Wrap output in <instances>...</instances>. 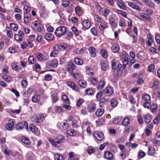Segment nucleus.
I'll return each mask as SVG.
<instances>
[{"label": "nucleus", "mask_w": 160, "mask_h": 160, "mask_svg": "<svg viewBox=\"0 0 160 160\" xmlns=\"http://www.w3.org/2000/svg\"><path fill=\"white\" fill-rule=\"evenodd\" d=\"M34 30L38 32H41L43 29V26L41 21L39 20L35 21L32 23Z\"/></svg>", "instance_id": "f257e3e1"}, {"label": "nucleus", "mask_w": 160, "mask_h": 160, "mask_svg": "<svg viewBox=\"0 0 160 160\" xmlns=\"http://www.w3.org/2000/svg\"><path fill=\"white\" fill-rule=\"evenodd\" d=\"M66 31V29L65 27H60L56 29L54 33L57 37H60L65 34Z\"/></svg>", "instance_id": "f03ea898"}, {"label": "nucleus", "mask_w": 160, "mask_h": 160, "mask_svg": "<svg viewBox=\"0 0 160 160\" xmlns=\"http://www.w3.org/2000/svg\"><path fill=\"white\" fill-rule=\"evenodd\" d=\"M24 126L25 127L27 130H29L28 124L26 121H24L23 122H18L15 125V128L17 130H21L24 128Z\"/></svg>", "instance_id": "7ed1b4c3"}, {"label": "nucleus", "mask_w": 160, "mask_h": 160, "mask_svg": "<svg viewBox=\"0 0 160 160\" xmlns=\"http://www.w3.org/2000/svg\"><path fill=\"white\" fill-rule=\"evenodd\" d=\"M48 140L52 146L55 147H60L62 145V139H56L55 140H54L49 138Z\"/></svg>", "instance_id": "20e7f679"}, {"label": "nucleus", "mask_w": 160, "mask_h": 160, "mask_svg": "<svg viewBox=\"0 0 160 160\" xmlns=\"http://www.w3.org/2000/svg\"><path fill=\"white\" fill-rule=\"evenodd\" d=\"M24 37V34L23 32L20 30L18 32V33L15 34L14 36V38L15 40L18 42H21L23 40Z\"/></svg>", "instance_id": "39448f33"}, {"label": "nucleus", "mask_w": 160, "mask_h": 160, "mask_svg": "<svg viewBox=\"0 0 160 160\" xmlns=\"http://www.w3.org/2000/svg\"><path fill=\"white\" fill-rule=\"evenodd\" d=\"M29 129L32 132H34L35 135L39 136L40 134V132L38 131V129L37 126L34 124H30L28 127Z\"/></svg>", "instance_id": "423d86ee"}, {"label": "nucleus", "mask_w": 160, "mask_h": 160, "mask_svg": "<svg viewBox=\"0 0 160 160\" xmlns=\"http://www.w3.org/2000/svg\"><path fill=\"white\" fill-rule=\"evenodd\" d=\"M15 121L13 119H11L9 120L8 123L5 126L6 129L11 131L13 130L15 124Z\"/></svg>", "instance_id": "0eeeda50"}, {"label": "nucleus", "mask_w": 160, "mask_h": 160, "mask_svg": "<svg viewBox=\"0 0 160 160\" xmlns=\"http://www.w3.org/2000/svg\"><path fill=\"white\" fill-rule=\"evenodd\" d=\"M66 85L72 89L76 92H78L79 89L78 87L76 86L75 83L72 81L67 82L66 83Z\"/></svg>", "instance_id": "6e6552de"}, {"label": "nucleus", "mask_w": 160, "mask_h": 160, "mask_svg": "<svg viewBox=\"0 0 160 160\" xmlns=\"http://www.w3.org/2000/svg\"><path fill=\"white\" fill-rule=\"evenodd\" d=\"M57 127L62 130H65L68 128V124L67 122H58L57 124Z\"/></svg>", "instance_id": "1a4fd4ad"}, {"label": "nucleus", "mask_w": 160, "mask_h": 160, "mask_svg": "<svg viewBox=\"0 0 160 160\" xmlns=\"http://www.w3.org/2000/svg\"><path fill=\"white\" fill-rule=\"evenodd\" d=\"M71 75L72 76L73 78L76 79H81L82 78V74L79 72H73V71H68Z\"/></svg>", "instance_id": "9d476101"}, {"label": "nucleus", "mask_w": 160, "mask_h": 160, "mask_svg": "<svg viewBox=\"0 0 160 160\" xmlns=\"http://www.w3.org/2000/svg\"><path fill=\"white\" fill-rule=\"evenodd\" d=\"M93 134L95 137L98 141H101L103 139L104 137V135L99 131H96Z\"/></svg>", "instance_id": "9b49d317"}, {"label": "nucleus", "mask_w": 160, "mask_h": 160, "mask_svg": "<svg viewBox=\"0 0 160 160\" xmlns=\"http://www.w3.org/2000/svg\"><path fill=\"white\" fill-rule=\"evenodd\" d=\"M103 91L104 94L106 95V96H110L114 93L113 88L111 86L106 88Z\"/></svg>", "instance_id": "f8f14e48"}, {"label": "nucleus", "mask_w": 160, "mask_h": 160, "mask_svg": "<svg viewBox=\"0 0 160 160\" xmlns=\"http://www.w3.org/2000/svg\"><path fill=\"white\" fill-rule=\"evenodd\" d=\"M96 108V104L93 102H91L87 106V109L88 111L90 113L95 111Z\"/></svg>", "instance_id": "ddd939ff"}, {"label": "nucleus", "mask_w": 160, "mask_h": 160, "mask_svg": "<svg viewBox=\"0 0 160 160\" xmlns=\"http://www.w3.org/2000/svg\"><path fill=\"white\" fill-rule=\"evenodd\" d=\"M58 64V61L55 59L49 61L47 62V66H51L55 68L56 67Z\"/></svg>", "instance_id": "4468645a"}, {"label": "nucleus", "mask_w": 160, "mask_h": 160, "mask_svg": "<svg viewBox=\"0 0 160 160\" xmlns=\"http://www.w3.org/2000/svg\"><path fill=\"white\" fill-rule=\"evenodd\" d=\"M104 157L108 160H112L113 158V155L110 151H106L104 152Z\"/></svg>", "instance_id": "2eb2a0df"}, {"label": "nucleus", "mask_w": 160, "mask_h": 160, "mask_svg": "<svg viewBox=\"0 0 160 160\" xmlns=\"http://www.w3.org/2000/svg\"><path fill=\"white\" fill-rule=\"evenodd\" d=\"M89 51L91 56L92 58H94L96 56V52H97V50L92 47H90L89 48Z\"/></svg>", "instance_id": "dca6fc26"}, {"label": "nucleus", "mask_w": 160, "mask_h": 160, "mask_svg": "<svg viewBox=\"0 0 160 160\" xmlns=\"http://www.w3.org/2000/svg\"><path fill=\"white\" fill-rule=\"evenodd\" d=\"M142 99L145 102H150L151 100L150 95L146 93H144L142 95Z\"/></svg>", "instance_id": "f3484780"}, {"label": "nucleus", "mask_w": 160, "mask_h": 160, "mask_svg": "<svg viewBox=\"0 0 160 160\" xmlns=\"http://www.w3.org/2000/svg\"><path fill=\"white\" fill-rule=\"evenodd\" d=\"M115 1L117 2V5L121 9L124 10L126 9V8L122 0H115Z\"/></svg>", "instance_id": "a211bd4d"}, {"label": "nucleus", "mask_w": 160, "mask_h": 160, "mask_svg": "<svg viewBox=\"0 0 160 160\" xmlns=\"http://www.w3.org/2000/svg\"><path fill=\"white\" fill-rule=\"evenodd\" d=\"M82 24L83 28L86 29H89L91 26L90 22L88 20H84L82 23Z\"/></svg>", "instance_id": "6ab92c4d"}, {"label": "nucleus", "mask_w": 160, "mask_h": 160, "mask_svg": "<svg viewBox=\"0 0 160 160\" xmlns=\"http://www.w3.org/2000/svg\"><path fill=\"white\" fill-rule=\"evenodd\" d=\"M138 18L140 19H144L149 21L150 20L151 18L150 17L148 16V14H146L144 13H140L139 15L138 16Z\"/></svg>", "instance_id": "aec40b11"}, {"label": "nucleus", "mask_w": 160, "mask_h": 160, "mask_svg": "<svg viewBox=\"0 0 160 160\" xmlns=\"http://www.w3.org/2000/svg\"><path fill=\"white\" fill-rule=\"evenodd\" d=\"M143 117L144 121L146 123L148 124L152 120L151 115L150 114H147L144 115Z\"/></svg>", "instance_id": "412c9836"}, {"label": "nucleus", "mask_w": 160, "mask_h": 160, "mask_svg": "<svg viewBox=\"0 0 160 160\" xmlns=\"http://www.w3.org/2000/svg\"><path fill=\"white\" fill-rule=\"evenodd\" d=\"M110 105L113 108L116 107L118 103V101L115 98H112L110 100Z\"/></svg>", "instance_id": "4be33fe9"}, {"label": "nucleus", "mask_w": 160, "mask_h": 160, "mask_svg": "<svg viewBox=\"0 0 160 160\" xmlns=\"http://www.w3.org/2000/svg\"><path fill=\"white\" fill-rule=\"evenodd\" d=\"M40 99V96L38 94H36L32 97V100L33 102L39 103Z\"/></svg>", "instance_id": "5701e85b"}, {"label": "nucleus", "mask_w": 160, "mask_h": 160, "mask_svg": "<svg viewBox=\"0 0 160 160\" xmlns=\"http://www.w3.org/2000/svg\"><path fill=\"white\" fill-rule=\"evenodd\" d=\"M155 149L152 147L148 146V154L150 156L153 155L155 153Z\"/></svg>", "instance_id": "b1692460"}, {"label": "nucleus", "mask_w": 160, "mask_h": 160, "mask_svg": "<svg viewBox=\"0 0 160 160\" xmlns=\"http://www.w3.org/2000/svg\"><path fill=\"white\" fill-rule=\"evenodd\" d=\"M104 110L103 108H100L97 109L95 114L97 116L100 117L103 114L104 112Z\"/></svg>", "instance_id": "393cba45"}, {"label": "nucleus", "mask_w": 160, "mask_h": 160, "mask_svg": "<svg viewBox=\"0 0 160 160\" xmlns=\"http://www.w3.org/2000/svg\"><path fill=\"white\" fill-rule=\"evenodd\" d=\"M122 71H113V76L116 79H118L122 73Z\"/></svg>", "instance_id": "a878e982"}, {"label": "nucleus", "mask_w": 160, "mask_h": 160, "mask_svg": "<svg viewBox=\"0 0 160 160\" xmlns=\"http://www.w3.org/2000/svg\"><path fill=\"white\" fill-rule=\"evenodd\" d=\"M85 92L86 95L88 96H92L94 94L93 89L90 88H87L85 90Z\"/></svg>", "instance_id": "bb28decb"}, {"label": "nucleus", "mask_w": 160, "mask_h": 160, "mask_svg": "<svg viewBox=\"0 0 160 160\" xmlns=\"http://www.w3.org/2000/svg\"><path fill=\"white\" fill-rule=\"evenodd\" d=\"M160 120V109L159 110L158 114L155 118L153 120V123L154 124H157L158 123Z\"/></svg>", "instance_id": "cd10ccee"}, {"label": "nucleus", "mask_w": 160, "mask_h": 160, "mask_svg": "<svg viewBox=\"0 0 160 160\" xmlns=\"http://www.w3.org/2000/svg\"><path fill=\"white\" fill-rule=\"evenodd\" d=\"M111 49L112 52L114 53L117 52L119 49V46L117 44H115L112 45Z\"/></svg>", "instance_id": "c85d7f7f"}, {"label": "nucleus", "mask_w": 160, "mask_h": 160, "mask_svg": "<svg viewBox=\"0 0 160 160\" xmlns=\"http://www.w3.org/2000/svg\"><path fill=\"white\" fill-rule=\"evenodd\" d=\"M105 122V120L103 118H101L96 121V122L97 126H99L102 125H103Z\"/></svg>", "instance_id": "c756f323"}, {"label": "nucleus", "mask_w": 160, "mask_h": 160, "mask_svg": "<svg viewBox=\"0 0 160 160\" xmlns=\"http://www.w3.org/2000/svg\"><path fill=\"white\" fill-rule=\"evenodd\" d=\"M95 151V148L91 146H89L87 150V152L88 154L90 155L93 153Z\"/></svg>", "instance_id": "7c9ffc66"}, {"label": "nucleus", "mask_w": 160, "mask_h": 160, "mask_svg": "<svg viewBox=\"0 0 160 160\" xmlns=\"http://www.w3.org/2000/svg\"><path fill=\"white\" fill-rule=\"evenodd\" d=\"M67 133L72 136H75L77 135V132L72 129H69L66 131Z\"/></svg>", "instance_id": "2f4dec72"}, {"label": "nucleus", "mask_w": 160, "mask_h": 160, "mask_svg": "<svg viewBox=\"0 0 160 160\" xmlns=\"http://www.w3.org/2000/svg\"><path fill=\"white\" fill-rule=\"evenodd\" d=\"M109 22L112 27L115 28L117 26V23L115 19L113 18H110L109 19Z\"/></svg>", "instance_id": "473e14b6"}, {"label": "nucleus", "mask_w": 160, "mask_h": 160, "mask_svg": "<svg viewBox=\"0 0 160 160\" xmlns=\"http://www.w3.org/2000/svg\"><path fill=\"white\" fill-rule=\"evenodd\" d=\"M151 88L154 90L160 89V85L159 84V82L156 81H154L152 85Z\"/></svg>", "instance_id": "72a5a7b5"}, {"label": "nucleus", "mask_w": 160, "mask_h": 160, "mask_svg": "<svg viewBox=\"0 0 160 160\" xmlns=\"http://www.w3.org/2000/svg\"><path fill=\"white\" fill-rule=\"evenodd\" d=\"M78 83L80 85V86L82 87V88H85L87 85L86 82L83 80H81L79 81Z\"/></svg>", "instance_id": "f704fd0d"}, {"label": "nucleus", "mask_w": 160, "mask_h": 160, "mask_svg": "<svg viewBox=\"0 0 160 160\" xmlns=\"http://www.w3.org/2000/svg\"><path fill=\"white\" fill-rule=\"evenodd\" d=\"M45 38L48 41H51L53 39L54 36L52 34L48 33L45 35Z\"/></svg>", "instance_id": "c9c22d12"}, {"label": "nucleus", "mask_w": 160, "mask_h": 160, "mask_svg": "<svg viewBox=\"0 0 160 160\" xmlns=\"http://www.w3.org/2000/svg\"><path fill=\"white\" fill-rule=\"evenodd\" d=\"M7 36L10 38H12L13 34L12 31L8 27H6Z\"/></svg>", "instance_id": "e433bc0d"}, {"label": "nucleus", "mask_w": 160, "mask_h": 160, "mask_svg": "<svg viewBox=\"0 0 160 160\" xmlns=\"http://www.w3.org/2000/svg\"><path fill=\"white\" fill-rule=\"evenodd\" d=\"M106 102V100L105 98H101L99 101V105L101 108H103L104 107L105 103Z\"/></svg>", "instance_id": "4c0bfd02"}, {"label": "nucleus", "mask_w": 160, "mask_h": 160, "mask_svg": "<svg viewBox=\"0 0 160 160\" xmlns=\"http://www.w3.org/2000/svg\"><path fill=\"white\" fill-rule=\"evenodd\" d=\"M55 160H64V157L63 155L60 153L55 154L54 156Z\"/></svg>", "instance_id": "58836bf2"}, {"label": "nucleus", "mask_w": 160, "mask_h": 160, "mask_svg": "<svg viewBox=\"0 0 160 160\" xmlns=\"http://www.w3.org/2000/svg\"><path fill=\"white\" fill-rule=\"evenodd\" d=\"M22 142L27 145H29L30 142L28 138L25 137H22L21 138Z\"/></svg>", "instance_id": "ea45409f"}, {"label": "nucleus", "mask_w": 160, "mask_h": 160, "mask_svg": "<svg viewBox=\"0 0 160 160\" xmlns=\"http://www.w3.org/2000/svg\"><path fill=\"white\" fill-rule=\"evenodd\" d=\"M58 94L57 93L55 92L52 95V99L53 103L56 102L58 99Z\"/></svg>", "instance_id": "a19ab883"}, {"label": "nucleus", "mask_w": 160, "mask_h": 160, "mask_svg": "<svg viewBox=\"0 0 160 160\" xmlns=\"http://www.w3.org/2000/svg\"><path fill=\"white\" fill-rule=\"evenodd\" d=\"M105 84V83L104 81H100L97 87V89L99 90L102 89L104 87Z\"/></svg>", "instance_id": "79ce46f5"}, {"label": "nucleus", "mask_w": 160, "mask_h": 160, "mask_svg": "<svg viewBox=\"0 0 160 160\" xmlns=\"http://www.w3.org/2000/svg\"><path fill=\"white\" fill-rule=\"evenodd\" d=\"M130 121V119L129 118L125 117L122 122V124L124 126H127L129 123Z\"/></svg>", "instance_id": "37998d69"}, {"label": "nucleus", "mask_w": 160, "mask_h": 160, "mask_svg": "<svg viewBox=\"0 0 160 160\" xmlns=\"http://www.w3.org/2000/svg\"><path fill=\"white\" fill-rule=\"evenodd\" d=\"M128 6L136 10L140 11V9L139 7L137 5L134 4L132 2H129L128 4Z\"/></svg>", "instance_id": "c03bdc74"}, {"label": "nucleus", "mask_w": 160, "mask_h": 160, "mask_svg": "<svg viewBox=\"0 0 160 160\" xmlns=\"http://www.w3.org/2000/svg\"><path fill=\"white\" fill-rule=\"evenodd\" d=\"M67 65L68 68V70H70V69L73 70L76 68V65L72 62H69Z\"/></svg>", "instance_id": "a18cd8bd"}, {"label": "nucleus", "mask_w": 160, "mask_h": 160, "mask_svg": "<svg viewBox=\"0 0 160 160\" xmlns=\"http://www.w3.org/2000/svg\"><path fill=\"white\" fill-rule=\"evenodd\" d=\"M86 50V48H77L75 50V52L77 54H80L83 53Z\"/></svg>", "instance_id": "49530a36"}, {"label": "nucleus", "mask_w": 160, "mask_h": 160, "mask_svg": "<svg viewBox=\"0 0 160 160\" xmlns=\"http://www.w3.org/2000/svg\"><path fill=\"white\" fill-rule=\"evenodd\" d=\"M100 53L102 56L104 58L108 57V52L104 49H102L100 51Z\"/></svg>", "instance_id": "de8ad7c7"}, {"label": "nucleus", "mask_w": 160, "mask_h": 160, "mask_svg": "<svg viewBox=\"0 0 160 160\" xmlns=\"http://www.w3.org/2000/svg\"><path fill=\"white\" fill-rule=\"evenodd\" d=\"M2 78L6 81L9 82L11 81V77L7 75H3L2 76Z\"/></svg>", "instance_id": "09e8293b"}, {"label": "nucleus", "mask_w": 160, "mask_h": 160, "mask_svg": "<svg viewBox=\"0 0 160 160\" xmlns=\"http://www.w3.org/2000/svg\"><path fill=\"white\" fill-rule=\"evenodd\" d=\"M62 99L63 102L67 104L70 103L69 99L67 96L65 94L63 95L62 97Z\"/></svg>", "instance_id": "8fccbe9b"}, {"label": "nucleus", "mask_w": 160, "mask_h": 160, "mask_svg": "<svg viewBox=\"0 0 160 160\" xmlns=\"http://www.w3.org/2000/svg\"><path fill=\"white\" fill-rule=\"evenodd\" d=\"M154 146H157L158 145L160 144V141L156 139H152L151 140Z\"/></svg>", "instance_id": "3c124183"}, {"label": "nucleus", "mask_w": 160, "mask_h": 160, "mask_svg": "<svg viewBox=\"0 0 160 160\" xmlns=\"http://www.w3.org/2000/svg\"><path fill=\"white\" fill-rule=\"evenodd\" d=\"M75 62L77 65H81L83 64V61L79 58H75L74 59Z\"/></svg>", "instance_id": "603ef678"}, {"label": "nucleus", "mask_w": 160, "mask_h": 160, "mask_svg": "<svg viewBox=\"0 0 160 160\" xmlns=\"http://www.w3.org/2000/svg\"><path fill=\"white\" fill-rule=\"evenodd\" d=\"M59 52L57 50H53L50 55V57H57L58 54Z\"/></svg>", "instance_id": "864d4df0"}, {"label": "nucleus", "mask_w": 160, "mask_h": 160, "mask_svg": "<svg viewBox=\"0 0 160 160\" xmlns=\"http://www.w3.org/2000/svg\"><path fill=\"white\" fill-rule=\"evenodd\" d=\"M31 20V17L28 15L24 16V22L27 24Z\"/></svg>", "instance_id": "5fc2aeb1"}, {"label": "nucleus", "mask_w": 160, "mask_h": 160, "mask_svg": "<svg viewBox=\"0 0 160 160\" xmlns=\"http://www.w3.org/2000/svg\"><path fill=\"white\" fill-rule=\"evenodd\" d=\"M10 26L11 28L14 31H16L18 29V25L13 23H11L10 25Z\"/></svg>", "instance_id": "6e6d98bb"}, {"label": "nucleus", "mask_w": 160, "mask_h": 160, "mask_svg": "<svg viewBox=\"0 0 160 160\" xmlns=\"http://www.w3.org/2000/svg\"><path fill=\"white\" fill-rule=\"evenodd\" d=\"M146 5H148L151 7H154V4L151 1L148 0H142Z\"/></svg>", "instance_id": "4d7b16f0"}, {"label": "nucleus", "mask_w": 160, "mask_h": 160, "mask_svg": "<svg viewBox=\"0 0 160 160\" xmlns=\"http://www.w3.org/2000/svg\"><path fill=\"white\" fill-rule=\"evenodd\" d=\"M108 27L106 23H102L100 24L99 28L100 30L102 31Z\"/></svg>", "instance_id": "13d9d810"}, {"label": "nucleus", "mask_w": 160, "mask_h": 160, "mask_svg": "<svg viewBox=\"0 0 160 160\" xmlns=\"http://www.w3.org/2000/svg\"><path fill=\"white\" fill-rule=\"evenodd\" d=\"M55 111L56 112L58 113H60L61 112H63V110L62 108L58 106H55Z\"/></svg>", "instance_id": "bf43d9fd"}, {"label": "nucleus", "mask_w": 160, "mask_h": 160, "mask_svg": "<svg viewBox=\"0 0 160 160\" xmlns=\"http://www.w3.org/2000/svg\"><path fill=\"white\" fill-rule=\"evenodd\" d=\"M101 66L102 70H106L109 69V67L104 62H101Z\"/></svg>", "instance_id": "052dcab7"}, {"label": "nucleus", "mask_w": 160, "mask_h": 160, "mask_svg": "<svg viewBox=\"0 0 160 160\" xmlns=\"http://www.w3.org/2000/svg\"><path fill=\"white\" fill-rule=\"evenodd\" d=\"M72 125L73 128H77L79 127L78 124V122L76 119H74L72 120Z\"/></svg>", "instance_id": "680f3d73"}, {"label": "nucleus", "mask_w": 160, "mask_h": 160, "mask_svg": "<svg viewBox=\"0 0 160 160\" xmlns=\"http://www.w3.org/2000/svg\"><path fill=\"white\" fill-rule=\"evenodd\" d=\"M43 55L41 53H38L36 55V58L38 59V61H41L43 58Z\"/></svg>", "instance_id": "e2e57ef3"}, {"label": "nucleus", "mask_w": 160, "mask_h": 160, "mask_svg": "<svg viewBox=\"0 0 160 160\" xmlns=\"http://www.w3.org/2000/svg\"><path fill=\"white\" fill-rule=\"evenodd\" d=\"M84 102V101L83 99L81 98H79L77 101L76 106L78 107H80Z\"/></svg>", "instance_id": "0e129e2a"}, {"label": "nucleus", "mask_w": 160, "mask_h": 160, "mask_svg": "<svg viewBox=\"0 0 160 160\" xmlns=\"http://www.w3.org/2000/svg\"><path fill=\"white\" fill-rule=\"evenodd\" d=\"M28 61L31 64H34L36 62L34 58L32 56L29 57L28 58Z\"/></svg>", "instance_id": "69168bd1"}, {"label": "nucleus", "mask_w": 160, "mask_h": 160, "mask_svg": "<svg viewBox=\"0 0 160 160\" xmlns=\"http://www.w3.org/2000/svg\"><path fill=\"white\" fill-rule=\"evenodd\" d=\"M94 19L97 22L99 23H101L102 20L101 18L97 15H95L94 16Z\"/></svg>", "instance_id": "338daca9"}, {"label": "nucleus", "mask_w": 160, "mask_h": 160, "mask_svg": "<svg viewBox=\"0 0 160 160\" xmlns=\"http://www.w3.org/2000/svg\"><path fill=\"white\" fill-rule=\"evenodd\" d=\"M72 30L74 33L77 36H78L79 32H81L80 31H78V30L74 27H72Z\"/></svg>", "instance_id": "774afa93"}]
</instances>
